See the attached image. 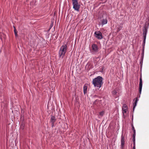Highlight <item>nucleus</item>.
Segmentation results:
<instances>
[{
    "label": "nucleus",
    "mask_w": 149,
    "mask_h": 149,
    "mask_svg": "<svg viewBox=\"0 0 149 149\" xmlns=\"http://www.w3.org/2000/svg\"><path fill=\"white\" fill-rule=\"evenodd\" d=\"M92 82L95 87L100 88L103 84L102 77L100 76H98L93 79Z\"/></svg>",
    "instance_id": "1"
},
{
    "label": "nucleus",
    "mask_w": 149,
    "mask_h": 149,
    "mask_svg": "<svg viewBox=\"0 0 149 149\" xmlns=\"http://www.w3.org/2000/svg\"><path fill=\"white\" fill-rule=\"evenodd\" d=\"M67 47L66 45H62L60 48L59 52V55L60 58H63L66 52Z\"/></svg>",
    "instance_id": "2"
},
{
    "label": "nucleus",
    "mask_w": 149,
    "mask_h": 149,
    "mask_svg": "<svg viewBox=\"0 0 149 149\" xmlns=\"http://www.w3.org/2000/svg\"><path fill=\"white\" fill-rule=\"evenodd\" d=\"M73 8L75 10L79 11L80 6L77 0H72Z\"/></svg>",
    "instance_id": "3"
},
{
    "label": "nucleus",
    "mask_w": 149,
    "mask_h": 149,
    "mask_svg": "<svg viewBox=\"0 0 149 149\" xmlns=\"http://www.w3.org/2000/svg\"><path fill=\"white\" fill-rule=\"evenodd\" d=\"M143 36L144 38V40L143 42V45L144 46H145V44L146 42V36L147 34V27L146 26H145L143 27Z\"/></svg>",
    "instance_id": "4"
},
{
    "label": "nucleus",
    "mask_w": 149,
    "mask_h": 149,
    "mask_svg": "<svg viewBox=\"0 0 149 149\" xmlns=\"http://www.w3.org/2000/svg\"><path fill=\"white\" fill-rule=\"evenodd\" d=\"M94 35L96 38L98 39H101L102 38V33L99 31L95 32Z\"/></svg>",
    "instance_id": "5"
},
{
    "label": "nucleus",
    "mask_w": 149,
    "mask_h": 149,
    "mask_svg": "<svg viewBox=\"0 0 149 149\" xmlns=\"http://www.w3.org/2000/svg\"><path fill=\"white\" fill-rule=\"evenodd\" d=\"M142 87V81L141 76L140 78V82L139 84V93L140 94L141 93Z\"/></svg>",
    "instance_id": "6"
},
{
    "label": "nucleus",
    "mask_w": 149,
    "mask_h": 149,
    "mask_svg": "<svg viewBox=\"0 0 149 149\" xmlns=\"http://www.w3.org/2000/svg\"><path fill=\"white\" fill-rule=\"evenodd\" d=\"M121 147L122 149H123L124 146L125 144V138L124 136H123V134L121 136Z\"/></svg>",
    "instance_id": "7"
},
{
    "label": "nucleus",
    "mask_w": 149,
    "mask_h": 149,
    "mask_svg": "<svg viewBox=\"0 0 149 149\" xmlns=\"http://www.w3.org/2000/svg\"><path fill=\"white\" fill-rule=\"evenodd\" d=\"M92 50L93 51V52H97L98 48L97 45L95 44H93L92 45Z\"/></svg>",
    "instance_id": "8"
},
{
    "label": "nucleus",
    "mask_w": 149,
    "mask_h": 149,
    "mask_svg": "<svg viewBox=\"0 0 149 149\" xmlns=\"http://www.w3.org/2000/svg\"><path fill=\"white\" fill-rule=\"evenodd\" d=\"M123 113L124 114L126 113L127 111V105L124 104H123L122 107Z\"/></svg>",
    "instance_id": "9"
},
{
    "label": "nucleus",
    "mask_w": 149,
    "mask_h": 149,
    "mask_svg": "<svg viewBox=\"0 0 149 149\" xmlns=\"http://www.w3.org/2000/svg\"><path fill=\"white\" fill-rule=\"evenodd\" d=\"M134 100H135V101L134 102V103H133V111L134 110L136 106V105H137V102L139 100L138 99L137 97L135 98L134 99Z\"/></svg>",
    "instance_id": "10"
},
{
    "label": "nucleus",
    "mask_w": 149,
    "mask_h": 149,
    "mask_svg": "<svg viewBox=\"0 0 149 149\" xmlns=\"http://www.w3.org/2000/svg\"><path fill=\"white\" fill-rule=\"evenodd\" d=\"M56 120L54 116H52L51 118L50 121L52 123V126L54 125V123Z\"/></svg>",
    "instance_id": "11"
},
{
    "label": "nucleus",
    "mask_w": 149,
    "mask_h": 149,
    "mask_svg": "<svg viewBox=\"0 0 149 149\" xmlns=\"http://www.w3.org/2000/svg\"><path fill=\"white\" fill-rule=\"evenodd\" d=\"M88 88V86L86 84H85L83 87V91L84 94L85 95L87 93V91Z\"/></svg>",
    "instance_id": "12"
},
{
    "label": "nucleus",
    "mask_w": 149,
    "mask_h": 149,
    "mask_svg": "<svg viewBox=\"0 0 149 149\" xmlns=\"http://www.w3.org/2000/svg\"><path fill=\"white\" fill-rule=\"evenodd\" d=\"M107 23V19H103L102 20V25L105 24Z\"/></svg>",
    "instance_id": "13"
},
{
    "label": "nucleus",
    "mask_w": 149,
    "mask_h": 149,
    "mask_svg": "<svg viewBox=\"0 0 149 149\" xmlns=\"http://www.w3.org/2000/svg\"><path fill=\"white\" fill-rule=\"evenodd\" d=\"M132 130L134 133V134H133V139L135 140V130L133 126L132 127Z\"/></svg>",
    "instance_id": "14"
},
{
    "label": "nucleus",
    "mask_w": 149,
    "mask_h": 149,
    "mask_svg": "<svg viewBox=\"0 0 149 149\" xmlns=\"http://www.w3.org/2000/svg\"><path fill=\"white\" fill-rule=\"evenodd\" d=\"M104 114V111H102L99 112V115L101 116H102Z\"/></svg>",
    "instance_id": "15"
},
{
    "label": "nucleus",
    "mask_w": 149,
    "mask_h": 149,
    "mask_svg": "<svg viewBox=\"0 0 149 149\" xmlns=\"http://www.w3.org/2000/svg\"><path fill=\"white\" fill-rule=\"evenodd\" d=\"M14 33H15V36L16 37L18 35L17 34V32L16 31V30H14Z\"/></svg>",
    "instance_id": "16"
},
{
    "label": "nucleus",
    "mask_w": 149,
    "mask_h": 149,
    "mask_svg": "<svg viewBox=\"0 0 149 149\" xmlns=\"http://www.w3.org/2000/svg\"><path fill=\"white\" fill-rule=\"evenodd\" d=\"M143 45V49L142 52V54L143 56L144 53V46Z\"/></svg>",
    "instance_id": "17"
},
{
    "label": "nucleus",
    "mask_w": 149,
    "mask_h": 149,
    "mask_svg": "<svg viewBox=\"0 0 149 149\" xmlns=\"http://www.w3.org/2000/svg\"><path fill=\"white\" fill-rule=\"evenodd\" d=\"M112 93L113 95H116L117 93V92L116 91H114L112 92Z\"/></svg>",
    "instance_id": "18"
},
{
    "label": "nucleus",
    "mask_w": 149,
    "mask_h": 149,
    "mask_svg": "<svg viewBox=\"0 0 149 149\" xmlns=\"http://www.w3.org/2000/svg\"><path fill=\"white\" fill-rule=\"evenodd\" d=\"M133 149H135V146L133 147Z\"/></svg>",
    "instance_id": "19"
},
{
    "label": "nucleus",
    "mask_w": 149,
    "mask_h": 149,
    "mask_svg": "<svg viewBox=\"0 0 149 149\" xmlns=\"http://www.w3.org/2000/svg\"><path fill=\"white\" fill-rule=\"evenodd\" d=\"M14 30H16V29H15V27L14 26Z\"/></svg>",
    "instance_id": "20"
}]
</instances>
